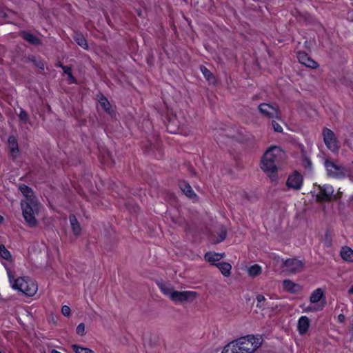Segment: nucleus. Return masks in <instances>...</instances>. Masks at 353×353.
<instances>
[{
	"label": "nucleus",
	"mask_w": 353,
	"mask_h": 353,
	"mask_svg": "<svg viewBox=\"0 0 353 353\" xmlns=\"http://www.w3.org/2000/svg\"><path fill=\"white\" fill-rule=\"evenodd\" d=\"M325 292L322 288H317L314 290L310 296V301L311 304H321L320 303L321 300L324 297Z\"/></svg>",
	"instance_id": "obj_16"
},
{
	"label": "nucleus",
	"mask_w": 353,
	"mask_h": 353,
	"mask_svg": "<svg viewBox=\"0 0 353 353\" xmlns=\"http://www.w3.org/2000/svg\"><path fill=\"white\" fill-rule=\"evenodd\" d=\"M325 243H326L327 246H330L331 245V240H326Z\"/></svg>",
	"instance_id": "obj_44"
},
{
	"label": "nucleus",
	"mask_w": 353,
	"mask_h": 353,
	"mask_svg": "<svg viewBox=\"0 0 353 353\" xmlns=\"http://www.w3.org/2000/svg\"><path fill=\"white\" fill-rule=\"evenodd\" d=\"M297 58L299 59V61L311 68H316L318 67V63L314 61L313 59H312L307 54L303 52H299L297 54Z\"/></svg>",
	"instance_id": "obj_12"
},
{
	"label": "nucleus",
	"mask_w": 353,
	"mask_h": 353,
	"mask_svg": "<svg viewBox=\"0 0 353 353\" xmlns=\"http://www.w3.org/2000/svg\"><path fill=\"white\" fill-rule=\"evenodd\" d=\"M19 190L23 196L26 197L24 200L21 201H28L29 200L32 199L33 201H37L35 196L33 194L32 190L26 185H22L19 187Z\"/></svg>",
	"instance_id": "obj_22"
},
{
	"label": "nucleus",
	"mask_w": 353,
	"mask_h": 353,
	"mask_svg": "<svg viewBox=\"0 0 353 353\" xmlns=\"http://www.w3.org/2000/svg\"><path fill=\"white\" fill-rule=\"evenodd\" d=\"M323 137L324 143L327 149L334 153L338 152L339 147L337 144L334 132L328 128H324L323 130Z\"/></svg>",
	"instance_id": "obj_8"
},
{
	"label": "nucleus",
	"mask_w": 353,
	"mask_h": 353,
	"mask_svg": "<svg viewBox=\"0 0 353 353\" xmlns=\"http://www.w3.org/2000/svg\"><path fill=\"white\" fill-rule=\"evenodd\" d=\"M0 353H1V352L0 351Z\"/></svg>",
	"instance_id": "obj_47"
},
{
	"label": "nucleus",
	"mask_w": 353,
	"mask_h": 353,
	"mask_svg": "<svg viewBox=\"0 0 353 353\" xmlns=\"http://www.w3.org/2000/svg\"><path fill=\"white\" fill-rule=\"evenodd\" d=\"M224 276H229L231 274L232 265L226 262H221L216 265Z\"/></svg>",
	"instance_id": "obj_25"
},
{
	"label": "nucleus",
	"mask_w": 353,
	"mask_h": 353,
	"mask_svg": "<svg viewBox=\"0 0 353 353\" xmlns=\"http://www.w3.org/2000/svg\"><path fill=\"white\" fill-rule=\"evenodd\" d=\"M61 68L63 69L65 74L68 75V81L70 83H76L75 78L72 74V70L70 67L68 66H63L61 65Z\"/></svg>",
	"instance_id": "obj_31"
},
{
	"label": "nucleus",
	"mask_w": 353,
	"mask_h": 353,
	"mask_svg": "<svg viewBox=\"0 0 353 353\" xmlns=\"http://www.w3.org/2000/svg\"><path fill=\"white\" fill-rule=\"evenodd\" d=\"M352 164H353V161H352Z\"/></svg>",
	"instance_id": "obj_48"
},
{
	"label": "nucleus",
	"mask_w": 353,
	"mask_h": 353,
	"mask_svg": "<svg viewBox=\"0 0 353 353\" xmlns=\"http://www.w3.org/2000/svg\"><path fill=\"white\" fill-rule=\"evenodd\" d=\"M8 147L10 150V154L13 158H16L19 154V148L17 139L13 137L8 138Z\"/></svg>",
	"instance_id": "obj_19"
},
{
	"label": "nucleus",
	"mask_w": 353,
	"mask_h": 353,
	"mask_svg": "<svg viewBox=\"0 0 353 353\" xmlns=\"http://www.w3.org/2000/svg\"><path fill=\"white\" fill-rule=\"evenodd\" d=\"M74 39L79 46L84 49L88 48L87 41L83 34L77 32L74 34Z\"/></svg>",
	"instance_id": "obj_27"
},
{
	"label": "nucleus",
	"mask_w": 353,
	"mask_h": 353,
	"mask_svg": "<svg viewBox=\"0 0 353 353\" xmlns=\"http://www.w3.org/2000/svg\"><path fill=\"white\" fill-rule=\"evenodd\" d=\"M283 286L284 290L291 293H296L301 290V288L299 284L289 279L283 281Z\"/></svg>",
	"instance_id": "obj_17"
},
{
	"label": "nucleus",
	"mask_w": 353,
	"mask_h": 353,
	"mask_svg": "<svg viewBox=\"0 0 353 353\" xmlns=\"http://www.w3.org/2000/svg\"><path fill=\"white\" fill-rule=\"evenodd\" d=\"M70 308L69 306L65 305L61 307V313L65 316H69L70 315Z\"/></svg>",
	"instance_id": "obj_36"
},
{
	"label": "nucleus",
	"mask_w": 353,
	"mask_h": 353,
	"mask_svg": "<svg viewBox=\"0 0 353 353\" xmlns=\"http://www.w3.org/2000/svg\"><path fill=\"white\" fill-rule=\"evenodd\" d=\"M282 265L283 270L290 272H296L303 268V263L301 261L296 259H289L285 261L281 259L278 261Z\"/></svg>",
	"instance_id": "obj_9"
},
{
	"label": "nucleus",
	"mask_w": 353,
	"mask_h": 353,
	"mask_svg": "<svg viewBox=\"0 0 353 353\" xmlns=\"http://www.w3.org/2000/svg\"><path fill=\"white\" fill-rule=\"evenodd\" d=\"M21 206L23 216L27 223L31 227L35 226L37 223L35 215L39 210L38 201H33L32 199L29 200L28 201H21Z\"/></svg>",
	"instance_id": "obj_3"
},
{
	"label": "nucleus",
	"mask_w": 353,
	"mask_h": 353,
	"mask_svg": "<svg viewBox=\"0 0 353 353\" xmlns=\"http://www.w3.org/2000/svg\"><path fill=\"white\" fill-rule=\"evenodd\" d=\"M199 294L194 291L174 290L170 295V299L176 303H191L194 301Z\"/></svg>",
	"instance_id": "obj_6"
},
{
	"label": "nucleus",
	"mask_w": 353,
	"mask_h": 353,
	"mask_svg": "<svg viewBox=\"0 0 353 353\" xmlns=\"http://www.w3.org/2000/svg\"><path fill=\"white\" fill-rule=\"evenodd\" d=\"M51 353H61V352H59V351H57V350H52L51 351Z\"/></svg>",
	"instance_id": "obj_46"
},
{
	"label": "nucleus",
	"mask_w": 353,
	"mask_h": 353,
	"mask_svg": "<svg viewBox=\"0 0 353 353\" xmlns=\"http://www.w3.org/2000/svg\"><path fill=\"white\" fill-rule=\"evenodd\" d=\"M226 237V230L223 227H221V232L219 234V238L215 241L216 243L223 241Z\"/></svg>",
	"instance_id": "obj_34"
},
{
	"label": "nucleus",
	"mask_w": 353,
	"mask_h": 353,
	"mask_svg": "<svg viewBox=\"0 0 353 353\" xmlns=\"http://www.w3.org/2000/svg\"><path fill=\"white\" fill-rule=\"evenodd\" d=\"M347 145H348V147L352 150H353V138L352 139H350L349 141H347L346 142Z\"/></svg>",
	"instance_id": "obj_40"
},
{
	"label": "nucleus",
	"mask_w": 353,
	"mask_h": 353,
	"mask_svg": "<svg viewBox=\"0 0 353 353\" xmlns=\"http://www.w3.org/2000/svg\"><path fill=\"white\" fill-rule=\"evenodd\" d=\"M221 353H241L236 340L228 343L223 347Z\"/></svg>",
	"instance_id": "obj_20"
},
{
	"label": "nucleus",
	"mask_w": 353,
	"mask_h": 353,
	"mask_svg": "<svg viewBox=\"0 0 353 353\" xmlns=\"http://www.w3.org/2000/svg\"><path fill=\"white\" fill-rule=\"evenodd\" d=\"M157 285L160 289L161 292L169 299L170 298V295L175 290L174 287L168 283L163 281H159L157 283Z\"/></svg>",
	"instance_id": "obj_18"
},
{
	"label": "nucleus",
	"mask_w": 353,
	"mask_h": 353,
	"mask_svg": "<svg viewBox=\"0 0 353 353\" xmlns=\"http://www.w3.org/2000/svg\"><path fill=\"white\" fill-rule=\"evenodd\" d=\"M259 110L261 114L268 118H279L278 108L269 103H261L259 106Z\"/></svg>",
	"instance_id": "obj_10"
},
{
	"label": "nucleus",
	"mask_w": 353,
	"mask_h": 353,
	"mask_svg": "<svg viewBox=\"0 0 353 353\" xmlns=\"http://www.w3.org/2000/svg\"><path fill=\"white\" fill-rule=\"evenodd\" d=\"M286 184L289 188L299 190L303 184V177L300 174L294 172L288 176Z\"/></svg>",
	"instance_id": "obj_11"
},
{
	"label": "nucleus",
	"mask_w": 353,
	"mask_h": 353,
	"mask_svg": "<svg viewBox=\"0 0 353 353\" xmlns=\"http://www.w3.org/2000/svg\"><path fill=\"white\" fill-rule=\"evenodd\" d=\"M312 194L319 202L330 201L333 197L334 188L328 184L318 185L314 188Z\"/></svg>",
	"instance_id": "obj_5"
},
{
	"label": "nucleus",
	"mask_w": 353,
	"mask_h": 353,
	"mask_svg": "<svg viewBox=\"0 0 353 353\" xmlns=\"http://www.w3.org/2000/svg\"><path fill=\"white\" fill-rule=\"evenodd\" d=\"M285 157L286 154L283 149L278 146H271L262 157L261 168L274 180L278 168Z\"/></svg>",
	"instance_id": "obj_1"
},
{
	"label": "nucleus",
	"mask_w": 353,
	"mask_h": 353,
	"mask_svg": "<svg viewBox=\"0 0 353 353\" xmlns=\"http://www.w3.org/2000/svg\"><path fill=\"white\" fill-rule=\"evenodd\" d=\"M324 304H318L315 305H310L303 307V310L304 312H314L323 310Z\"/></svg>",
	"instance_id": "obj_29"
},
{
	"label": "nucleus",
	"mask_w": 353,
	"mask_h": 353,
	"mask_svg": "<svg viewBox=\"0 0 353 353\" xmlns=\"http://www.w3.org/2000/svg\"><path fill=\"white\" fill-rule=\"evenodd\" d=\"M262 272V268L257 264L251 265L248 268V273L251 277H256L260 275Z\"/></svg>",
	"instance_id": "obj_26"
},
{
	"label": "nucleus",
	"mask_w": 353,
	"mask_h": 353,
	"mask_svg": "<svg viewBox=\"0 0 353 353\" xmlns=\"http://www.w3.org/2000/svg\"><path fill=\"white\" fill-rule=\"evenodd\" d=\"M225 257V253H216L214 252H209L205 253L204 258L205 260L210 263L212 265H216L218 264L216 262Z\"/></svg>",
	"instance_id": "obj_14"
},
{
	"label": "nucleus",
	"mask_w": 353,
	"mask_h": 353,
	"mask_svg": "<svg viewBox=\"0 0 353 353\" xmlns=\"http://www.w3.org/2000/svg\"><path fill=\"white\" fill-rule=\"evenodd\" d=\"M256 299L257 301V303H256L257 307L263 308L264 307L266 306V303H265L266 299L263 295L258 294L256 297Z\"/></svg>",
	"instance_id": "obj_33"
},
{
	"label": "nucleus",
	"mask_w": 353,
	"mask_h": 353,
	"mask_svg": "<svg viewBox=\"0 0 353 353\" xmlns=\"http://www.w3.org/2000/svg\"><path fill=\"white\" fill-rule=\"evenodd\" d=\"M37 66L41 68V69H43L44 68V64L43 63H40L37 65Z\"/></svg>",
	"instance_id": "obj_42"
},
{
	"label": "nucleus",
	"mask_w": 353,
	"mask_h": 353,
	"mask_svg": "<svg viewBox=\"0 0 353 353\" xmlns=\"http://www.w3.org/2000/svg\"><path fill=\"white\" fill-rule=\"evenodd\" d=\"M171 128V121L168 124V130H169V132L170 133H176V130H172L170 129Z\"/></svg>",
	"instance_id": "obj_41"
},
{
	"label": "nucleus",
	"mask_w": 353,
	"mask_h": 353,
	"mask_svg": "<svg viewBox=\"0 0 353 353\" xmlns=\"http://www.w3.org/2000/svg\"><path fill=\"white\" fill-rule=\"evenodd\" d=\"M272 125L275 132H281L283 131V128L276 121H272Z\"/></svg>",
	"instance_id": "obj_37"
},
{
	"label": "nucleus",
	"mask_w": 353,
	"mask_h": 353,
	"mask_svg": "<svg viewBox=\"0 0 353 353\" xmlns=\"http://www.w3.org/2000/svg\"><path fill=\"white\" fill-rule=\"evenodd\" d=\"M348 294H353V285L348 290Z\"/></svg>",
	"instance_id": "obj_43"
},
{
	"label": "nucleus",
	"mask_w": 353,
	"mask_h": 353,
	"mask_svg": "<svg viewBox=\"0 0 353 353\" xmlns=\"http://www.w3.org/2000/svg\"><path fill=\"white\" fill-rule=\"evenodd\" d=\"M340 256L347 263H353V250L347 245L341 247Z\"/></svg>",
	"instance_id": "obj_15"
},
{
	"label": "nucleus",
	"mask_w": 353,
	"mask_h": 353,
	"mask_svg": "<svg viewBox=\"0 0 353 353\" xmlns=\"http://www.w3.org/2000/svg\"><path fill=\"white\" fill-rule=\"evenodd\" d=\"M19 117V119L24 122H26L28 121V114L23 110H20Z\"/></svg>",
	"instance_id": "obj_38"
},
{
	"label": "nucleus",
	"mask_w": 353,
	"mask_h": 353,
	"mask_svg": "<svg viewBox=\"0 0 353 353\" xmlns=\"http://www.w3.org/2000/svg\"><path fill=\"white\" fill-rule=\"evenodd\" d=\"M310 321L306 316H301L297 322V331L300 335H304L309 330Z\"/></svg>",
	"instance_id": "obj_13"
},
{
	"label": "nucleus",
	"mask_w": 353,
	"mask_h": 353,
	"mask_svg": "<svg viewBox=\"0 0 353 353\" xmlns=\"http://www.w3.org/2000/svg\"><path fill=\"white\" fill-rule=\"evenodd\" d=\"M99 105L108 114L112 115L114 111L112 109V105L108 100L103 95L99 98Z\"/></svg>",
	"instance_id": "obj_21"
},
{
	"label": "nucleus",
	"mask_w": 353,
	"mask_h": 353,
	"mask_svg": "<svg viewBox=\"0 0 353 353\" xmlns=\"http://www.w3.org/2000/svg\"><path fill=\"white\" fill-rule=\"evenodd\" d=\"M8 277L12 288L18 290L26 296H33L38 290L37 283L28 276L15 278L10 269L6 268Z\"/></svg>",
	"instance_id": "obj_2"
},
{
	"label": "nucleus",
	"mask_w": 353,
	"mask_h": 353,
	"mask_svg": "<svg viewBox=\"0 0 353 353\" xmlns=\"http://www.w3.org/2000/svg\"><path fill=\"white\" fill-rule=\"evenodd\" d=\"M22 37L25 40L32 44L38 45L40 43L39 39L30 32H23Z\"/></svg>",
	"instance_id": "obj_28"
},
{
	"label": "nucleus",
	"mask_w": 353,
	"mask_h": 353,
	"mask_svg": "<svg viewBox=\"0 0 353 353\" xmlns=\"http://www.w3.org/2000/svg\"><path fill=\"white\" fill-rule=\"evenodd\" d=\"M241 353H253L261 345L262 339L259 336L248 335L236 339Z\"/></svg>",
	"instance_id": "obj_4"
},
{
	"label": "nucleus",
	"mask_w": 353,
	"mask_h": 353,
	"mask_svg": "<svg viewBox=\"0 0 353 353\" xmlns=\"http://www.w3.org/2000/svg\"><path fill=\"white\" fill-rule=\"evenodd\" d=\"M324 165L330 176L341 179L345 177L347 174V171L344 166L336 164L333 161L325 160Z\"/></svg>",
	"instance_id": "obj_7"
},
{
	"label": "nucleus",
	"mask_w": 353,
	"mask_h": 353,
	"mask_svg": "<svg viewBox=\"0 0 353 353\" xmlns=\"http://www.w3.org/2000/svg\"><path fill=\"white\" fill-rule=\"evenodd\" d=\"M0 257L8 261L10 260L12 257L10 252L3 245H0Z\"/></svg>",
	"instance_id": "obj_30"
},
{
	"label": "nucleus",
	"mask_w": 353,
	"mask_h": 353,
	"mask_svg": "<svg viewBox=\"0 0 353 353\" xmlns=\"http://www.w3.org/2000/svg\"><path fill=\"white\" fill-rule=\"evenodd\" d=\"M179 187L182 192L189 198L194 199L196 194L194 192L191 186L186 182L182 181L179 184Z\"/></svg>",
	"instance_id": "obj_23"
},
{
	"label": "nucleus",
	"mask_w": 353,
	"mask_h": 353,
	"mask_svg": "<svg viewBox=\"0 0 353 353\" xmlns=\"http://www.w3.org/2000/svg\"><path fill=\"white\" fill-rule=\"evenodd\" d=\"M201 71L202 72V73L204 75L205 78L208 81H212L214 80V76H213L212 73L209 70H208L205 67L201 66Z\"/></svg>",
	"instance_id": "obj_32"
},
{
	"label": "nucleus",
	"mask_w": 353,
	"mask_h": 353,
	"mask_svg": "<svg viewBox=\"0 0 353 353\" xmlns=\"http://www.w3.org/2000/svg\"><path fill=\"white\" fill-rule=\"evenodd\" d=\"M337 319L339 323H343L345 320V316L343 314H339Z\"/></svg>",
	"instance_id": "obj_39"
},
{
	"label": "nucleus",
	"mask_w": 353,
	"mask_h": 353,
	"mask_svg": "<svg viewBox=\"0 0 353 353\" xmlns=\"http://www.w3.org/2000/svg\"><path fill=\"white\" fill-rule=\"evenodd\" d=\"M69 219L73 234L76 236H79L81 232V228L76 216L71 215L70 216Z\"/></svg>",
	"instance_id": "obj_24"
},
{
	"label": "nucleus",
	"mask_w": 353,
	"mask_h": 353,
	"mask_svg": "<svg viewBox=\"0 0 353 353\" xmlns=\"http://www.w3.org/2000/svg\"><path fill=\"white\" fill-rule=\"evenodd\" d=\"M76 332L79 336H83L85 334V325L82 323L79 324L76 328Z\"/></svg>",
	"instance_id": "obj_35"
},
{
	"label": "nucleus",
	"mask_w": 353,
	"mask_h": 353,
	"mask_svg": "<svg viewBox=\"0 0 353 353\" xmlns=\"http://www.w3.org/2000/svg\"><path fill=\"white\" fill-rule=\"evenodd\" d=\"M4 221V218L0 215V224L2 223Z\"/></svg>",
	"instance_id": "obj_45"
}]
</instances>
